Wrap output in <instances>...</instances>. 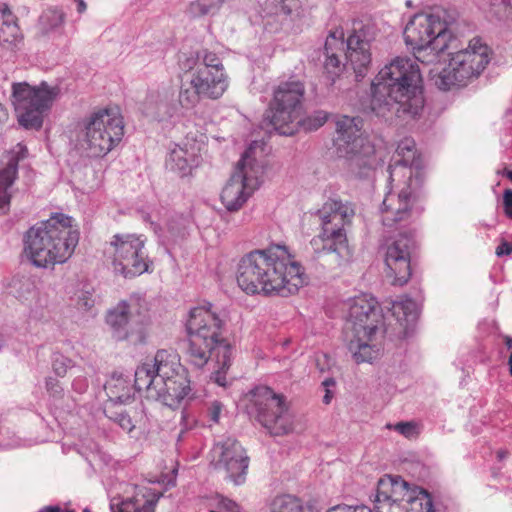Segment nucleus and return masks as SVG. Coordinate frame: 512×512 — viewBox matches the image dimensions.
I'll list each match as a JSON object with an SVG mask.
<instances>
[{"mask_svg": "<svg viewBox=\"0 0 512 512\" xmlns=\"http://www.w3.org/2000/svg\"><path fill=\"white\" fill-rule=\"evenodd\" d=\"M355 211L350 203L330 199L318 211L322 231L310 241L306 267L295 261L286 246L272 245L251 251L241 258L237 283L247 294H278L287 297L296 293L304 283V270L334 271L346 267L353 257L348 245L345 225Z\"/></svg>", "mask_w": 512, "mask_h": 512, "instance_id": "nucleus-1", "label": "nucleus"}, {"mask_svg": "<svg viewBox=\"0 0 512 512\" xmlns=\"http://www.w3.org/2000/svg\"><path fill=\"white\" fill-rule=\"evenodd\" d=\"M422 83L416 61L402 57L394 59L372 82L371 112L389 122L415 118L424 107Z\"/></svg>", "mask_w": 512, "mask_h": 512, "instance_id": "nucleus-2", "label": "nucleus"}, {"mask_svg": "<svg viewBox=\"0 0 512 512\" xmlns=\"http://www.w3.org/2000/svg\"><path fill=\"white\" fill-rule=\"evenodd\" d=\"M224 325V320L210 303L192 308L186 322L189 362L196 368H202L209 359H215L211 379L222 387L227 385L226 371L230 368L232 356V346L222 336Z\"/></svg>", "mask_w": 512, "mask_h": 512, "instance_id": "nucleus-3", "label": "nucleus"}, {"mask_svg": "<svg viewBox=\"0 0 512 512\" xmlns=\"http://www.w3.org/2000/svg\"><path fill=\"white\" fill-rule=\"evenodd\" d=\"M134 376L137 391L171 408H177L191 391L187 370L167 350L157 351L153 360L139 365Z\"/></svg>", "mask_w": 512, "mask_h": 512, "instance_id": "nucleus-4", "label": "nucleus"}, {"mask_svg": "<svg viewBox=\"0 0 512 512\" xmlns=\"http://www.w3.org/2000/svg\"><path fill=\"white\" fill-rule=\"evenodd\" d=\"M78 241L79 232L72 228V218L56 214L25 233L24 251L34 266L47 268L66 262Z\"/></svg>", "mask_w": 512, "mask_h": 512, "instance_id": "nucleus-5", "label": "nucleus"}, {"mask_svg": "<svg viewBox=\"0 0 512 512\" xmlns=\"http://www.w3.org/2000/svg\"><path fill=\"white\" fill-rule=\"evenodd\" d=\"M362 119L343 116L336 122L337 154L345 159L347 169L357 178H368L376 164L375 149L363 136Z\"/></svg>", "mask_w": 512, "mask_h": 512, "instance_id": "nucleus-6", "label": "nucleus"}, {"mask_svg": "<svg viewBox=\"0 0 512 512\" xmlns=\"http://www.w3.org/2000/svg\"><path fill=\"white\" fill-rule=\"evenodd\" d=\"M116 109L92 113L78 136L80 148L89 157H100L112 150L124 135V123Z\"/></svg>", "mask_w": 512, "mask_h": 512, "instance_id": "nucleus-7", "label": "nucleus"}, {"mask_svg": "<svg viewBox=\"0 0 512 512\" xmlns=\"http://www.w3.org/2000/svg\"><path fill=\"white\" fill-rule=\"evenodd\" d=\"M448 30V23L436 14H415L404 29V40L406 45L413 51L417 61L422 63L432 62L426 60L421 54L427 49L431 50L432 57H442L448 47V40L445 33Z\"/></svg>", "mask_w": 512, "mask_h": 512, "instance_id": "nucleus-8", "label": "nucleus"}, {"mask_svg": "<svg viewBox=\"0 0 512 512\" xmlns=\"http://www.w3.org/2000/svg\"><path fill=\"white\" fill-rule=\"evenodd\" d=\"M60 93L58 86L41 82L31 86L27 82L12 84V104L17 113L18 123L25 129L39 130L43 125L44 113L50 110Z\"/></svg>", "mask_w": 512, "mask_h": 512, "instance_id": "nucleus-9", "label": "nucleus"}, {"mask_svg": "<svg viewBox=\"0 0 512 512\" xmlns=\"http://www.w3.org/2000/svg\"><path fill=\"white\" fill-rule=\"evenodd\" d=\"M305 86L300 80L281 82L274 90L272 109L267 118L280 135L290 136L301 122Z\"/></svg>", "mask_w": 512, "mask_h": 512, "instance_id": "nucleus-10", "label": "nucleus"}, {"mask_svg": "<svg viewBox=\"0 0 512 512\" xmlns=\"http://www.w3.org/2000/svg\"><path fill=\"white\" fill-rule=\"evenodd\" d=\"M252 409L255 419L273 436H282L293 430V416L285 397L271 388L261 386L253 391Z\"/></svg>", "mask_w": 512, "mask_h": 512, "instance_id": "nucleus-11", "label": "nucleus"}, {"mask_svg": "<svg viewBox=\"0 0 512 512\" xmlns=\"http://www.w3.org/2000/svg\"><path fill=\"white\" fill-rule=\"evenodd\" d=\"M147 321V309L139 300L121 301L106 316L113 338L118 341L128 340L133 345L145 342L144 326Z\"/></svg>", "mask_w": 512, "mask_h": 512, "instance_id": "nucleus-12", "label": "nucleus"}, {"mask_svg": "<svg viewBox=\"0 0 512 512\" xmlns=\"http://www.w3.org/2000/svg\"><path fill=\"white\" fill-rule=\"evenodd\" d=\"M146 238L135 234H116L110 246L113 248L112 266L115 274L133 278L148 272L152 263L144 250Z\"/></svg>", "mask_w": 512, "mask_h": 512, "instance_id": "nucleus-13", "label": "nucleus"}, {"mask_svg": "<svg viewBox=\"0 0 512 512\" xmlns=\"http://www.w3.org/2000/svg\"><path fill=\"white\" fill-rule=\"evenodd\" d=\"M489 61L488 46L478 38L470 40L467 49L450 53V86H467L479 77Z\"/></svg>", "mask_w": 512, "mask_h": 512, "instance_id": "nucleus-14", "label": "nucleus"}, {"mask_svg": "<svg viewBox=\"0 0 512 512\" xmlns=\"http://www.w3.org/2000/svg\"><path fill=\"white\" fill-rule=\"evenodd\" d=\"M384 332V317L378 302L367 295L355 297L349 306L344 335L368 337Z\"/></svg>", "mask_w": 512, "mask_h": 512, "instance_id": "nucleus-15", "label": "nucleus"}, {"mask_svg": "<svg viewBox=\"0 0 512 512\" xmlns=\"http://www.w3.org/2000/svg\"><path fill=\"white\" fill-rule=\"evenodd\" d=\"M252 148H248L237 163L236 171L222 189L220 198L225 208L234 212L239 210L247 201L250 193L255 189L257 179L252 175L253 161Z\"/></svg>", "mask_w": 512, "mask_h": 512, "instance_id": "nucleus-16", "label": "nucleus"}, {"mask_svg": "<svg viewBox=\"0 0 512 512\" xmlns=\"http://www.w3.org/2000/svg\"><path fill=\"white\" fill-rule=\"evenodd\" d=\"M418 244L414 233H402L389 243L385 252L388 275L394 284H406L412 275V263L417 257Z\"/></svg>", "mask_w": 512, "mask_h": 512, "instance_id": "nucleus-17", "label": "nucleus"}, {"mask_svg": "<svg viewBox=\"0 0 512 512\" xmlns=\"http://www.w3.org/2000/svg\"><path fill=\"white\" fill-rule=\"evenodd\" d=\"M377 28L370 20L353 22L352 33L347 39L346 59L354 70L356 80L364 78L371 63L370 43L375 39Z\"/></svg>", "mask_w": 512, "mask_h": 512, "instance_id": "nucleus-18", "label": "nucleus"}, {"mask_svg": "<svg viewBox=\"0 0 512 512\" xmlns=\"http://www.w3.org/2000/svg\"><path fill=\"white\" fill-rule=\"evenodd\" d=\"M413 484L400 475L385 474L377 482L375 512H403V505Z\"/></svg>", "mask_w": 512, "mask_h": 512, "instance_id": "nucleus-19", "label": "nucleus"}, {"mask_svg": "<svg viewBox=\"0 0 512 512\" xmlns=\"http://www.w3.org/2000/svg\"><path fill=\"white\" fill-rule=\"evenodd\" d=\"M215 452L219 453L215 463L216 469H223L236 485L244 483L249 457L241 444L235 439L228 438L221 444H217Z\"/></svg>", "mask_w": 512, "mask_h": 512, "instance_id": "nucleus-20", "label": "nucleus"}, {"mask_svg": "<svg viewBox=\"0 0 512 512\" xmlns=\"http://www.w3.org/2000/svg\"><path fill=\"white\" fill-rule=\"evenodd\" d=\"M414 202L415 196L409 187L402 189L398 194L388 193L381 206L383 225L392 227L408 220Z\"/></svg>", "mask_w": 512, "mask_h": 512, "instance_id": "nucleus-21", "label": "nucleus"}, {"mask_svg": "<svg viewBox=\"0 0 512 512\" xmlns=\"http://www.w3.org/2000/svg\"><path fill=\"white\" fill-rule=\"evenodd\" d=\"M392 315L399 326L397 336L400 339H405L412 335L419 317L417 303L409 297H402L400 300L393 302Z\"/></svg>", "mask_w": 512, "mask_h": 512, "instance_id": "nucleus-22", "label": "nucleus"}, {"mask_svg": "<svg viewBox=\"0 0 512 512\" xmlns=\"http://www.w3.org/2000/svg\"><path fill=\"white\" fill-rule=\"evenodd\" d=\"M192 79L203 98L218 99L228 87L225 73L210 72L208 68H198Z\"/></svg>", "mask_w": 512, "mask_h": 512, "instance_id": "nucleus-23", "label": "nucleus"}, {"mask_svg": "<svg viewBox=\"0 0 512 512\" xmlns=\"http://www.w3.org/2000/svg\"><path fill=\"white\" fill-rule=\"evenodd\" d=\"M162 492L148 487L141 488L136 494L120 503L110 504L111 512H154V508L162 497Z\"/></svg>", "mask_w": 512, "mask_h": 512, "instance_id": "nucleus-24", "label": "nucleus"}, {"mask_svg": "<svg viewBox=\"0 0 512 512\" xmlns=\"http://www.w3.org/2000/svg\"><path fill=\"white\" fill-rule=\"evenodd\" d=\"M198 149L195 146L176 145L169 153L166 160V167L177 173L180 177L191 174L193 168L197 167L200 162V156L197 154Z\"/></svg>", "mask_w": 512, "mask_h": 512, "instance_id": "nucleus-25", "label": "nucleus"}, {"mask_svg": "<svg viewBox=\"0 0 512 512\" xmlns=\"http://www.w3.org/2000/svg\"><path fill=\"white\" fill-rule=\"evenodd\" d=\"M376 337L377 335L362 337L361 335L349 334L347 338L344 335L347 347L357 363L372 362L378 358L380 354V347L377 344L372 343Z\"/></svg>", "mask_w": 512, "mask_h": 512, "instance_id": "nucleus-26", "label": "nucleus"}, {"mask_svg": "<svg viewBox=\"0 0 512 512\" xmlns=\"http://www.w3.org/2000/svg\"><path fill=\"white\" fill-rule=\"evenodd\" d=\"M344 46L343 32L331 31L326 38L324 53L326 56L324 68L329 74L338 75L341 71V61L338 51H342Z\"/></svg>", "mask_w": 512, "mask_h": 512, "instance_id": "nucleus-27", "label": "nucleus"}, {"mask_svg": "<svg viewBox=\"0 0 512 512\" xmlns=\"http://www.w3.org/2000/svg\"><path fill=\"white\" fill-rule=\"evenodd\" d=\"M6 290L9 295L24 303L36 296V280L31 275L16 274L7 283Z\"/></svg>", "mask_w": 512, "mask_h": 512, "instance_id": "nucleus-28", "label": "nucleus"}, {"mask_svg": "<svg viewBox=\"0 0 512 512\" xmlns=\"http://www.w3.org/2000/svg\"><path fill=\"white\" fill-rule=\"evenodd\" d=\"M104 389L109 398L106 405L124 404L132 399V388L122 375H113Z\"/></svg>", "mask_w": 512, "mask_h": 512, "instance_id": "nucleus-29", "label": "nucleus"}, {"mask_svg": "<svg viewBox=\"0 0 512 512\" xmlns=\"http://www.w3.org/2000/svg\"><path fill=\"white\" fill-rule=\"evenodd\" d=\"M18 156H11L6 166L0 170V210L4 211L10 203L9 189L14 183L18 173Z\"/></svg>", "mask_w": 512, "mask_h": 512, "instance_id": "nucleus-30", "label": "nucleus"}, {"mask_svg": "<svg viewBox=\"0 0 512 512\" xmlns=\"http://www.w3.org/2000/svg\"><path fill=\"white\" fill-rule=\"evenodd\" d=\"M433 501L429 492L412 485L403 505V512H433Z\"/></svg>", "mask_w": 512, "mask_h": 512, "instance_id": "nucleus-31", "label": "nucleus"}, {"mask_svg": "<svg viewBox=\"0 0 512 512\" xmlns=\"http://www.w3.org/2000/svg\"><path fill=\"white\" fill-rule=\"evenodd\" d=\"M397 155L400 159H396L393 164L388 166L390 178H392L394 171L398 166H414L416 160V144L413 139L405 138L397 146Z\"/></svg>", "mask_w": 512, "mask_h": 512, "instance_id": "nucleus-32", "label": "nucleus"}, {"mask_svg": "<svg viewBox=\"0 0 512 512\" xmlns=\"http://www.w3.org/2000/svg\"><path fill=\"white\" fill-rule=\"evenodd\" d=\"M64 13L56 8H50L44 11L38 20V34L46 36L56 31L64 22Z\"/></svg>", "mask_w": 512, "mask_h": 512, "instance_id": "nucleus-33", "label": "nucleus"}, {"mask_svg": "<svg viewBox=\"0 0 512 512\" xmlns=\"http://www.w3.org/2000/svg\"><path fill=\"white\" fill-rule=\"evenodd\" d=\"M223 4L224 0H196L190 3L188 13L193 18L213 16Z\"/></svg>", "mask_w": 512, "mask_h": 512, "instance_id": "nucleus-34", "label": "nucleus"}, {"mask_svg": "<svg viewBox=\"0 0 512 512\" xmlns=\"http://www.w3.org/2000/svg\"><path fill=\"white\" fill-rule=\"evenodd\" d=\"M270 512H305L300 499L291 495H280L270 504Z\"/></svg>", "mask_w": 512, "mask_h": 512, "instance_id": "nucleus-35", "label": "nucleus"}, {"mask_svg": "<svg viewBox=\"0 0 512 512\" xmlns=\"http://www.w3.org/2000/svg\"><path fill=\"white\" fill-rule=\"evenodd\" d=\"M194 80L182 81L179 91V104L183 108H192L203 98L202 94L197 91Z\"/></svg>", "mask_w": 512, "mask_h": 512, "instance_id": "nucleus-36", "label": "nucleus"}, {"mask_svg": "<svg viewBox=\"0 0 512 512\" xmlns=\"http://www.w3.org/2000/svg\"><path fill=\"white\" fill-rule=\"evenodd\" d=\"M104 413L127 432H131L135 427L130 415L122 407L117 406V404L105 405Z\"/></svg>", "mask_w": 512, "mask_h": 512, "instance_id": "nucleus-37", "label": "nucleus"}, {"mask_svg": "<svg viewBox=\"0 0 512 512\" xmlns=\"http://www.w3.org/2000/svg\"><path fill=\"white\" fill-rule=\"evenodd\" d=\"M19 37V27L16 19H5L0 25V44H14Z\"/></svg>", "mask_w": 512, "mask_h": 512, "instance_id": "nucleus-38", "label": "nucleus"}, {"mask_svg": "<svg viewBox=\"0 0 512 512\" xmlns=\"http://www.w3.org/2000/svg\"><path fill=\"white\" fill-rule=\"evenodd\" d=\"M200 56V67L199 68H208L210 72H220L224 73V67L220 60V58L213 52L208 50L199 51Z\"/></svg>", "mask_w": 512, "mask_h": 512, "instance_id": "nucleus-39", "label": "nucleus"}, {"mask_svg": "<svg viewBox=\"0 0 512 512\" xmlns=\"http://www.w3.org/2000/svg\"><path fill=\"white\" fill-rule=\"evenodd\" d=\"M430 81L440 90H448V72L446 66H441L440 62L436 63L429 70Z\"/></svg>", "mask_w": 512, "mask_h": 512, "instance_id": "nucleus-40", "label": "nucleus"}, {"mask_svg": "<svg viewBox=\"0 0 512 512\" xmlns=\"http://www.w3.org/2000/svg\"><path fill=\"white\" fill-rule=\"evenodd\" d=\"M328 119V114L324 111H316L306 119L301 118V122L306 130H317L323 126Z\"/></svg>", "mask_w": 512, "mask_h": 512, "instance_id": "nucleus-41", "label": "nucleus"}, {"mask_svg": "<svg viewBox=\"0 0 512 512\" xmlns=\"http://www.w3.org/2000/svg\"><path fill=\"white\" fill-rule=\"evenodd\" d=\"M180 68L184 72H190L193 69L200 67L199 51L190 54H183L179 59Z\"/></svg>", "mask_w": 512, "mask_h": 512, "instance_id": "nucleus-42", "label": "nucleus"}, {"mask_svg": "<svg viewBox=\"0 0 512 512\" xmlns=\"http://www.w3.org/2000/svg\"><path fill=\"white\" fill-rule=\"evenodd\" d=\"M70 363H71V361L68 358H66L62 355H56L53 359V364H52L53 371L58 376L62 377L67 373V370L70 367Z\"/></svg>", "mask_w": 512, "mask_h": 512, "instance_id": "nucleus-43", "label": "nucleus"}, {"mask_svg": "<svg viewBox=\"0 0 512 512\" xmlns=\"http://www.w3.org/2000/svg\"><path fill=\"white\" fill-rule=\"evenodd\" d=\"M394 429L407 438L417 435V425L414 422H398Z\"/></svg>", "mask_w": 512, "mask_h": 512, "instance_id": "nucleus-44", "label": "nucleus"}, {"mask_svg": "<svg viewBox=\"0 0 512 512\" xmlns=\"http://www.w3.org/2000/svg\"><path fill=\"white\" fill-rule=\"evenodd\" d=\"M46 389L51 396L56 398L61 397L63 394V388L61 387L59 381L52 377H48L46 379Z\"/></svg>", "mask_w": 512, "mask_h": 512, "instance_id": "nucleus-45", "label": "nucleus"}, {"mask_svg": "<svg viewBox=\"0 0 512 512\" xmlns=\"http://www.w3.org/2000/svg\"><path fill=\"white\" fill-rule=\"evenodd\" d=\"M327 512H373L369 507L361 506H348V505H336L327 510Z\"/></svg>", "mask_w": 512, "mask_h": 512, "instance_id": "nucleus-46", "label": "nucleus"}, {"mask_svg": "<svg viewBox=\"0 0 512 512\" xmlns=\"http://www.w3.org/2000/svg\"><path fill=\"white\" fill-rule=\"evenodd\" d=\"M223 404L219 401H213L208 407V416L211 421L217 423L220 418V413L222 411Z\"/></svg>", "mask_w": 512, "mask_h": 512, "instance_id": "nucleus-47", "label": "nucleus"}, {"mask_svg": "<svg viewBox=\"0 0 512 512\" xmlns=\"http://www.w3.org/2000/svg\"><path fill=\"white\" fill-rule=\"evenodd\" d=\"M503 206L507 217L512 219V190L506 189L503 193Z\"/></svg>", "mask_w": 512, "mask_h": 512, "instance_id": "nucleus-48", "label": "nucleus"}, {"mask_svg": "<svg viewBox=\"0 0 512 512\" xmlns=\"http://www.w3.org/2000/svg\"><path fill=\"white\" fill-rule=\"evenodd\" d=\"M511 253H512V242L502 240L501 243L496 248V255L498 257H501L504 255H510Z\"/></svg>", "mask_w": 512, "mask_h": 512, "instance_id": "nucleus-49", "label": "nucleus"}, {"mask_svg": "<svg viewBox=\"0 0 512 512\" xmlns=\"http://www.w3.org/2000/svg\"><path fill=\"white\" fill-rule=\"evenodd\" d=\"M221 507L226 512H241L240 506L230 499H223L221 501Z\"/></svg>", "mask_w": 512, "mask_h": 512, "instance_id": "nucleus-50", "label": "nucleus"}, {"mask_svg": "<svg viewBox=\"0 0 512 512\" xmlns=\"http://www.w3.org/2000/svg\"><path fill=\"white\" fill-rule=\"evenodd\" d=\"M72 386L74 387L75 390L82 392L83 390L86 389L87 383L85 379L79 378L73 381Z\"/></svg>", "mask_w": 512, "mask_h": 512, "instance_id": "nucleus-51", "label": "nucleus"}, {"mask_svg": "<svg viewBox=\"0 0 512 512\" xmlns=\"http://www.w3.org/2000/svg\"><path fill=\"white\" fill-rule=\"evenodd\" d=\"M176 113V111H158L155 118L159 121H164V120H167L171 117L174 116V114Z\"/></svg>", "mask_w": 512, "mask_h": 512, "instance_id": "nucleus-52", "label": "nucleus"}, {"mask_svg": "<svg viewBox=\"0 0 512 512\" xmlns=\"http://www.w3.org/2000/svg\"><path fill=\"white\" fill-rule=\"evenodd\" d=\"M2 12V17H3V20L5 19H15L14 15L12 14V12L10 11V9L8 8V6L5 5V7L1 10Z\"/></svg>", "mask_w": 512, "mask_h": 512, "instance_id": "nucleus-53", "label": "nucleus"}, {"mask_svg": "<svg viewBox=\"0 0 512 512\" xmlns=\"http://www.w3.org/2000/svg\"><path fill=\"white\" fill-rule=\"evenodd\" d=\"M509 455V452L507 450H499L497 452V458L498 460L502 461L504 460L505 458H507Z\"/></svg>", "mask_w": 512, "mask_h": 512, "instance_id": "nucleus-54", "label": "nucleus"}, {"mask_svg": "<svg viewBox=\"0 0 512 512\" xmlns=\"http://www.w3.org/2000/svg\"><path fill=\"white\" fill-rule=\"evenodd\" d=\"M332 397H333V396H332V394H331L330 390H328V389H327V390H326V394H325V395H324V397H323V402H324L325 404H329V403L331 402Z\"/></svg>", "mask_w": 512, "mask_h": 512, "instance_id": "nucleus-55", "label": "nucleus"}, {"mask_svg": "<svg viewBox=\"0 0 512 512\" xmlns=\"http://www.w3.org/2000/svg\"><path fill=\"white\" fill-rule=\"evenodd\" d=\"M281 11L286 15H292V9L289 7L288 4H283L281 7Z\"/></svg>", "mask_w": 512, "mask_h": 512, "instance_id": "nucleus-56", "label": "nucleus"}, {"mask_svg": "<svg viewBox=\"0 0 512 512\" xmlns=\"http://www.w3.org/2000/svg\"><path fill=\"white\" fill-rule=\"evenodd\" d=\"M60 512V508L57 506H47L41 512Z\"/></svg>", "mask_w": 512, "mask_h": 512, "instance_id": "nucleus-57", "label": "nucleus"}, {"mask_svg": "<svg viewBox=\"0 0 512 512\" xmlns=\"http://www.w3.org/2000/svg\"><path fill=\"white\" fill-rule=\"evenodd\" d=\"M335 383H336V382H335V380H334L333 378H327V379H325V380L323 381V383H322V384H323L325 387H329V386H334V385H335Z\"/></svg>", "mask_w": 512, "mask_h": 512, "instance_id": "nucleus-58", "label": "nucleus"}, {"mask_svg": "<svg viewBox=\"0 0 512 512\" xmlns=\"http://www.w3.org/2000/svg\"><path fill=\"white\" fill-rule=\"evenodd\" d=\"M7 113L4 107L0 104V122L6 119Z\"/></svg>", "mask_w": 512, "mask_h": 512, "instance_id": "nucleus-59", "label": "nucleus"}, {"mask_svg": "<svg viewBox=\"0 0 512 512\" xmlns=\"http://www.w3.org/2000/svg\"><path fill=\"white\" fill-rule=\"evenodd\" d=\"M504 341H505V344H506L507 348L511 349L512 348V337L505 336L504 337Z\"/></svg>", "mask_w": 512, "mask_h": 512, "instance_id": "nucleus-60", "label": "nucleus"}, {"mask_svg": "<svg viewBox=\"0 0 512 512\" xmlns=\"http://www.w3.org/2000/svg\"><path fill=\"white\" fill-rule=\"evenodd\" d=\"M86 9V4L83 0H80L78 3V12L82 13Z\"/></svg>", "mask_w": 512, "mask_h": 512, "instance_id": "nucleus-61", "label": "nucleus"}, {"mask_svg": "<svg viewBox=\"0 0 512 512\" xmlns=\"http://www.w3.org/2000/svg\"><path fill=\"white\" fill-rule=\"evenodd\" d=\"M505 175L508 179L512 181V170H506Z\"/></svg>", "mask_w": 512, "mask_h": 512, "instance_id": "nucleus-62", "label": "nucleus"}, {"mask_svg": "<svg viewBox=\"0 0 512 512\" xmlns=\"http://www.w3.org/2000/svg\"><path fill=\"white\" fill-rule=\"evenodd\" d=\"M503 4L504 5H508L509 4V0H502Z\"/></svg>", "mask_w": 512, "mask_h": 512, "instance_id": "nucleus-63", "label": "nucleus"}, {"mask_svg": "<svg viewBox=\"0 0 512 512\" xmlns=\"http://www.w3.org/2000/svg\"><path fill=\"white\" fill-rule=\"evenodd\" d=\"M65 512H75L73 509H66Z\"/></svg>", "mask_w": 512, "mask_h": 512, "instance_id": "nucleus-64", "label": "nucleus"}]
</instances>
